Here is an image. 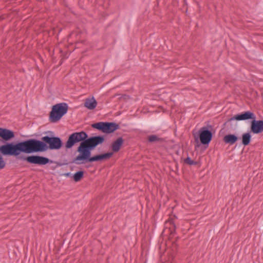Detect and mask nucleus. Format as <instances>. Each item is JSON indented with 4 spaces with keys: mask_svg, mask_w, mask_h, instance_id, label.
<instances>
[{
    "mask_svg": "<svg viewBox=\"0 0 263 263\" xmlns=\"http://www.w3.org/2000/svg\"><path fill=\"white\" fill-rule=\"evenodd\" d=\"M87 135L84 132H76L70 135L65 144L67 149L71 148L75 144L81 142L77 149L79 155L73 159V162L76 164H82L87 162L101 161L110 158L112 153L91 157V151L96 146L104 141L102 136H95L87 138Z\"/></svg>",
    "mask_w": 263,
    "mask_h": 263,
    "instance_id": "f257e3e1",
    "label": "nucleus"
},
{
    "mask_svg": "<svg viewBox=\"0 0 263 263\" xmlns=\"http://www.w3.org/2000/svg\"><path fill=\"white\" fill-rule=\"evenodd\" d=\"M43 141L29 139L16 144L8 143L0 146V152L4 155L18 156L22 153L30 154L44 152L47 149L46 144L50 149H59L62 146V141L59 137H42Z\"/></svg>",
    "mask_w": 263,
    "mask_h": 263,
    "instance_id": "f03ea898",
    "label": "nucleus"
},
{
    "mask_svg": "<svg viewBox=\"0 0 263 263\" xmlns=\"http://www.w3.org/2000/svg\"><path fill=\"white\" fill-rule=\"evenodd\" d=\"M255 118L256 117L255 115L253 112L248 111L241 114L236 115L233 117L230 118L229 121H240L252 119V121L251 122L250 127L251 131L253 134H257L263 132V121L256 120Z\"/></svg>",
    "mask_w": 263,
    "mask_h": 263,
    "instance_id": "7ed1b4c3",
    "label": "nucleus"
},
{
    "mask_svg": "<svg viewBox=\"0 0 263 263\" xmlns=\"http://www.w3.org/2000/svg\"><path fill=\"white\" fill-rule=\"evenodd\" d=\"M68 109V105L65 103L53 105L49 114V120L52 123L58 122L66 114Z\"/></svg>",
    "mask_w": 263,
    "mask_h": 263,
    "instance_id": "20e7f679",
    "label": "nucleus"
},
{
    "mask_svg": "<svg viewBox=\"0 0 263 263\" xmlns=\"http://www.w3.org/2000/svg\"><path fill=\"white\" fill-rule=\"evenodd\" d=\"M92 126L101 130L104 133H111L118 128V125L114 123L99 122L92 124Z\"/></svg>",
    "mask_w": 263,
    "mask_h": 263,
    "instance_id": "39448f33",
    "label": "nucleus"
},
{
    "mask_svg": "<svg viewBox=\"0 0 263 263\" xmlns=\"http://www.w3.org/2000/svg\"><path fill=\"white\" fill-rule=\"evenodd\" d=\"M24 160L29 163L38 165H45L50 162L48 158L37 155L29 156Z\"/></svg>",
    "mask_w": 263,
    "mask_h": 263,
    "instance_id": "423d86ee",
    "label": "nucleus"
},
{
    "mask_svg": "<svg viewBox=\"0 0 263 263\" xmlns=\"http://www.w3.org/2000/svg\"><path fill=\"white\" fill-rule=\"evenodd\" d=\"M212 134L209 130H201L199 134L200 142L203 144H208L211 141Z\"/></svg>",
    "mask_w": 263,
    "mask_h": 263,
    "instance_id": "0eeeda50",
    "label": "nucleus"
},
{
    "mask_svg": "<svg viewBox=\"0 0 263 263\" xmlns=\"http://www.w3.org/2000/svg\"><path fill=\"white\" fill-rule=\"evenodd\" d=\"M0 137L5 141H9L14 137V134L9 129L0 128Z\"/></svg>",
    "mask_w": 263,
    "mask_h": 263,
    "instance_id": "6e6552de",
    "label": "nucleus"
},
{
    "mask_svg": "<svg viewBox=\"0 0 263 263\" xmlns=\"http://www.w3.org/2000/svg\"><path fill=\"white\" fill-rule=\"evenodd\" d=\"M124 142V140L122 138H118L117 140L114 141L111 144V149L112 150V153H116L119 151L121 148Z\"/></svg>",
    "mask_w": 263,
    "mask_h": 263,
    "instance_id": "1a4fd4ad",
    "label": "nucleus"
},
{
    "mask_svg": "<svg viewBox=\"0 0 263 263\" xmlns=\"http://www.w3.org/2000/svg\"><path fill=\"white\" fill-rule=\"evenodd\" d=\"M97 105V102L93 97L85 100L84 106L90 110L94 109Z\"/></svg>",
    "mask_w": 263,
    "mask_h": 263,
    "instance_id": "9d476101",
    "label": "nucleus"
},
{
    "mask_svg": "<svg viewBox=\"0 0 263 263\" xmlns=\"http://www.w3.org/2000/svg\"><path fill=\"white\" fill-rule=\"evenodd\" d=\"M238 140V137L234 135L230 134L226 135L223 138V141L226 143L233 144Z\"/></svg>",
    "mask_w": 263,
    "mask_h": 263,
    "instance_id": "9b49d317",
    "label": "nucleus"
},
{
    "mask_svg": "<svg viewBox=\"0 0 263 263\" xmlns=\"http://www.w3.org/2000/svg\"><path fill=\"white\" fill-rule=\"evenodd\" d=\"M251 136L250 133H244L242 135V143L244 145H248L251 141Z\"/></svg>",
    "mask_w": 263,
    "mask_h": 263,
    "instance_id": "f8f14e48",
    "label": "nucleus"
},
{
    "mask_svg": "<svg viewBox=\"0 0 263 263\" xmlns=\"http://www.w3.org/2000/svg\"><path fill=\"white\" fill-rule=\"evenodd\" d=\"M84 177V172L79 171L76 173L72 176V178L75 182L81 181Z\"/></svg>",
    "mask_w": 263,
    "mask_h": 263,
    "instance_id": "ddd939ff",
    "label": "nucleus"
},
{
    "mask_svg": "<svg viewBox=\"0 0 263 263\" xmlns=\"http://www.w3.org/2000/svg\"><path fill=\"white\" fill-rule=\"evenodd\" d=\"M176 218V217L175 215H171L170 216L169 219L166 221V223H170L171 224H172L173 227L174 229L176 228V226L175 225V223L174 222V219Z\"/></svg>",
    "mask_w": 263,
    "mask_h": 263,
    "instance_id": "4468645a",
    "label": "nucleus"
},
{
    "mask_svg": "<svg viewBox=\"0 0 263 263\" xmlns=\"http://www.w3.org/2000/svg\"><path fill=\"white\" fill-rule=\"evenodd\" d=\"M185 162L189 165H196L197 162L192 160L190 158L187 157L184 160Z\"/></svg>",
    "mask_w": 263,
    "mask_h": 263,
    "instance_id": "2eb2a0df",
    "label": "nucleus"
},
{
    "mask_svg": "<svg viewBox=\"0 0 263 263\" xmlns=\"http://www.w3.org/2000/svg\"><path fill=\"white\" fill-rule=\"evenodd\" d=\"M158 140V137L155 135H152L148 137V140L150 142H154Z\"/></svg>",
    "mask_w": 263,
    "mask_h": 263,
    "instance_id": "dca6fc26",
    "label": "nucleus"
},
{
    "mask_svg": "<svg viewBox=\"0 0 263 263\" xmlns=\"http://www.w3.org/2000/svg\"><path fill=\"white\" fill-rule=\"evenodd\" d=\"M129 99V97L127 95H123L122 96H121L119 99V100H124V101H126L127 100H128Z\"/></svg>",
    "mask_w": 263,
    "mask_h": 263,
    "instance_id": "f3484780",
    "label": "nucleus"
},
{
    "mask_svg": "<svg viewBox=\"0 0 263 263\" xmlns=\"http://www.w3.org/2000/svg\"><path fill=\"white\" fill-rule=\"evenodd\" d=\"M5 166V162L4 161H0V170L3 169Z\"/></svg>",
    "mask_w": 263,
    "mask_h": 263,
    "instance_id": "a211bd4d",
    "label": "nucleus"
},
{
    "mask_svg": "<svg viewBox=\"0 0 263 263\" xmlns=\"http://www.w3.org/2000/svg\"><path fill=\"white\" fill-rule=\"evenodd\" d=\"M4 161V160H3V158L1 156H0V161Z\"/></svg>",
    "mask_w": 263,
    "mask_h": 263,
    "instance_id": "6ab92c4d",
    "label": "nucleus"
}]
</instances>
